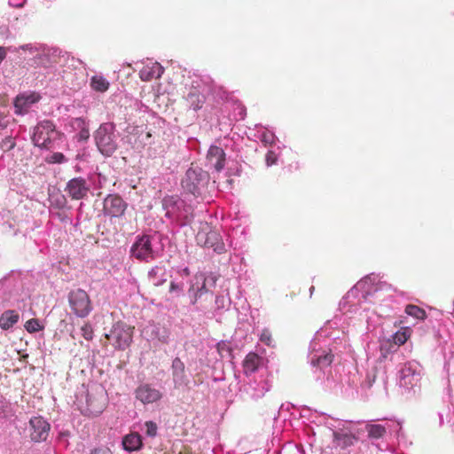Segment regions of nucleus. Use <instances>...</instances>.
Instances as JSON below:
<instances>
[{
  "instance_id": "nucleus-47",
  "label": "nucleus",
  "mask_w": 454,
  "mask_h": 454,
  "mask_svg": "<svg viewBox=\"0 0 454 454\" xmlns=\"http://www.w3.org/2000/svg\"><path fill=\"white\" fill-rule=\"evenodd\" d=\"M14 145H15V144H14L13 142H11V145H10V146H9V149L13 148V147H14Z\"/></svg>"
},
{
  "instance_id": "nucleus-41",
  "label": "nucleus",
  "mask_w": 454,
  "mask_h": 454,
  "mask_svg": "<svg viewBox=\"0 0 454 454\" xmlns=\"http://www.w3.org/2000/svg\"><path fill=\"white\" fill-rule=\"evenodd\" d=\"M180 290H181V286H179L175 282H171V284H170V292L180 291Z\"/></svg>"
},
{
  "instance_id": "nucleus-10",
  "label": "nucleus",
  "mask_w": 454,
  "mask_h": 454,
  "mask_svg": "<svg viewBox=\"0 0 454 454\" xmlns=\"http://www.w3.org/2000/svg\"><path fill=\"white\" fill-rule=\"evenodd\" d=\"M65 192L72 200H79L87 197L90 185L84 178L74 177L67 182Z\"/></svg>"
},
{
  "instance_id": "nucleus-8",
  "label": "nucleus",
  "mask_w": 454,
  "mask_h": 454,
  "mask_svg": "<svg viewBox=\"0 0 454 454\" xmlns=\"http://www.w3.org/2000/svg\"><path fill=\"white\" fill-rule=\"evenodd\" d=\"M359 432H352L348 427H341L333 433V442L335 448L346 450L356 445L359 441Z\"/></svg>"
},
{
  "instance_id": "nucleus-7",
  "label": "nucleus",
  "mask_w": 454,
  "mask_h": 454,
  "mask_svg": "<svg viewBox=\"0 0 454 454\" xmlns=\"http://www.w3.org/2000/svg\"><path fill=\"white\" fill-rule=\"evenodd\" d=\"M130 254L133 257L140 261L147 262L154 259L151 237L148 235L137 237L130 248Z\"/></svg>"
},
{
  "instance_id": "nucleus-13",
  "label": "nucleus",
  "mask_w": 454,
  "mask_h": 454,
  "mask_svg": "<svg viewBox=\"0 0 454 454\" xmlns=\"http://www.w3.org/2000/svg\"><path fill=\"white\" fill-rule=\"evenodd\" d=\"M172 378L174 386L176 388H183L189 387V379L185 373V365L184 362L179 358L176 357L172 361Z\"/></svg>"
},
{
  "instance_id": "nucleus-48",
  "label": "nucleus",
  "mask_w": 454,
  "mask_h": 454,
  "mask_svg": "<svg viewBox=\"0 0 454 454\" xmlns=\"http://www.w3.org/2000/svg\"><path fill=\"white\" fill-rule=\"evenodd\" d=\"M7 139L8 140H6V143H9V142L11 143L12 142L10 138H7Z\"/></svg>"
},
{
  "instance_id": "nucleus-22",
  "label": "nucleus",
  "mask_w": 454,
  "mask_h": 454,
  "mask_svg": "<svg viewBox=\"0 0 454 454\" xmlns=\"http://www.w3.org/2000/svg\"><path fill=\"white\" fill-rule=\"evenodd\" d=\"M185 99L189 104L190 108L194 111L200 110L205 102L204 96L196 88H192L190 90Z\"/></svg>"
},
{
  "instance_id": "nucleus-31",
  "label": "nucleus",
  "mask_w": 454,
  "mask_h": 454,
  "mask_svg": "<svg viewBox=\"0 0 454 454\" xmlns=\"http://www.w3.org/2000/svg\"><path fill=\"white\" fill-rule=\"evenodd\" d=\"M145 433L150 437H154L157 434L158 427L153 421H146L145 423Z\"/></svg>"
},
{
  "instance_id": "nucleus-26",
  "label": "nucleus",
  "mask_w": 454,
  "mask_h": 454,
  "mask_svg": "<svg viewBox=\"0 0 454 454\" xmlns=\"http://www.w3.org/2000/svg\"><path fill=\"white\" fill-rule=\"evenodd\" d=\"M412 330L410 327H402L393 336L395 344L403 345L411 335Z\"/></svg>"
},
{
  "instance_id": "nucleus-43",
  "label": "nucleus",
  "mask_w": 454,
  "mask_h": 454,
  "mask_svg": "<svg viewBox=\"0 0 454 454\" xmlns=\"http://www.w3.org/2000/svg\"><path fill=\"white\" fill-rule=\"evenodd\" d=\"M403 380L404 381V384H407V383L412 384L411 381H409V382L406 381V379L410 376V374H406L405 372H403Z\"/></svg>"
},
{
  "instance_id": "nucleus-18",
  "label": "nucleus",
  "mask_w": 454,
  "mask_h": 454,
  "mask_svg": "<svg viewBox=\"0 0 454 454\" xmlns=\"http://www.w3.org/2000/svg\"><path fill=\"white\" fill-rule=\"evenodd\" d=\"M194 278L196 282L191 285L188 294L204 293L207 296L213 295L212 292H210L207 287V282L208 279L204 273H198Z\"/></svg>"
},
{
  "instance_id": "nucleus-16",
  "label": "nucleus",
  "mask_w": 454,
  "mask_h": 454,
  "mask_svg": "<svg viewBox=\"0 0 454 454\" xmlns=\"http://www.w3.org/2000/svg\"><path fill=\"white\" fill-rule=\"evenodd\" d=\"M207 157L210 164L217 172H220L224 168L225 153L221 147L211 145L208 149Z\"/></svg>"
},
{
  "instance_id": "nucleus-34",
  "label": "nucleus",
  "mask_w": 454,
  "mask_h": 454,
  "mask_svg": "<svg viewBox=\"0 0 454 454\" xmlns=\"http://www.w3.org/2000/svg\"><path fill=\"white\" fill-rule=\"evenodd\" d=\"M261 140L265 145H271L275 143V137L270 132H263Z\"/></svg>"
},
{
  "instance_id": "nucleus-39",
  "label": "nucleus",
  "mask_w": 454,
  "mask_h": 454,
  "mask_svg": "<svg viewBox=\"0 0 454 454\" xmlns=\"http://www.w3.org/2000/svg\"><path fill=\"white\" fill-rule=\"evenodd\" d=\"M90 454H112L109 449H97L93 450Z\"/></svg>"
},
{
  "instance_id": "nucleus-5",
  "label": "nucleus",
  "mask_w": 454,
  "mask_h": 454,
  "mask_svg": "<svg viewBox=\"0 0 454 454\" xmlns=\"http://www.w3.org/2000/svg\"><path fill=\"white\" fill-rule=\"evenodd\" d=\"M55 125L51 121H43L34 129L32 141L40 148L49 149L51 146L54 137L57 136Z\"/></svg>"
},
{
  "instance_id": "nucleus-3",
  "label": "nucleus",
  "mask_w": 454,
  "mask_h": 454,
  "mask_svg": "<svg viewBox=\"0 0 454 454\" xmlns=\"http://www.w3.org/2000/svg\"><path fill=\"white\" fill-rule=\"evenodd\" d=\"M196 240L198 245L212 248L217 254L225 252V245L221 235L207 223H205L198 231Z\"/></svg>"
},
{
  "instance_id": "nucleus-20",
  "label": "nucleus",
  "mask_w": 454,
  "mask_h": 454,
  "mask_svg": "<svg viewBox=\"0 0 454 454\" xmlns=\"http://www.w3.org/2000/svg\"><path fill=\"white\" fill-rule=\"evenodd\" d=\"M333 361V355L332 352L324 351L320 355H315L310 361V364L313 367L318 368L319 370H324L325 368L329 367Z\"/></svg>"
},
{
  "instance_id": "nucleus-11",
  "label": "nucleus",
  "mask_w": 454,
  "mask_h": 454,
  "mask_svg": "<svg viewBox=\"0 0 454 454\" xmlns=\"http://www.w3.org/2000/svg\"><path fill=\"white\" fill-rule=\"evenodd\" d=\"M135 397L143 404L153 403L162 397V393L151 384H140L135 390Z\"/></svg>"
},
{
  "instance_id": "nucleus-28",
  "label": "nucleus",
  "mask_w": 454,
  "mask_h": 454,
  "mask_svg": "<svg viewBox=\"0 0 454 454\" xmlns=\"http://www.w3.org/2000/svg\"><path fill=\"white\" fill-rule=\"evenodd\" d=\"M25 328L30 333L39 332L40 330L43 329L39 323V320L36 318H31L27 320L25 324Z\"/></svg>"
},
{
  "instance_id": "nucleus-33",
  "label": "nucleus",
  "mask_w": 454,
  "mask_h": 454,
  "mask_svg": "<svg viewBox=\"0 0 454 454\" xmlns=\"http://www.w3.org/2000/svg\"><path fill=\"white\" fill-rule=\"evenodd\" d=\"M67 159L62 153H54L49 159H47V162L49 163H63Z\"/></svg>"
},
{
  "instance_id": "nucleus-44",
  "label": "nucleus",
  "mask_w": 454,
  "mask_h": 454,
  "mask_svg": "<svg viewBox=\"0 0 454 454\" xmlns=\"http://www.w3.org/2000/svg\"><path fill=\"white\" fill-rule=\"evenodd\" d=\"M183 271H184V275H186V276L190 275V270L188 268L184 269Z\"/></svg>"
},
{
  "instance_id": "nucleus-40",
  "label": "nucleus",
  "mask_w": 454,
  "mask_h": 454,
  "mask_svg": "<svg viewBox=\"0 0 454 454\" xmlns=\"http://www.w3.org/2000/svg\"><path fill=\"white\" fill-rule=\"evenodd\" d=\"M6 55H7L6 49L3 46H0V64L5 59Z\"/></svg>"
},
{
  "instance_id": "nucleus-30",
  "label": "nucleus",
  "mask_w": 454,
  "mask_h": 454,
  "mask_svg": "<svg viewBox=\"0 0 454 454\" xmlns=\"http://www.w3.org/2000/svg\"><path fill=\"white\" fill-rule=\"evenodd\" d=\"M260 340L267 346H272V335L269 329H263L261 335Z\"/></svg>"
},
{
  "instance_id": "nucleus-12",
  "label": "nucleus",
  "mask_w": 454,
  "mask_h": 454,
  "mask_svg": "<svg viewBox=\"0 0 454 454\" xmlns=\"http://www.w3.org/2000/svg\"><path fill=\"white\" fill-rule=\"evenodd\" d=\"M30 437L34 442L45 441L49 435L50 424L42 417H34L29 421Z\"/></svg>"
},
{
  "instance_id": "nucleus-37",
  "label": "nucleus",
  "mask_w": 454,
  "mask_h": 454,
  "mask_svg": "<svg viewBox=\"0 0 454 454\" xmlns=\"http://www.w3.org/2000/svg\"><path fill=\"white\" fill-rule=\"evenodd\" d=\"M89 137H90V132H89L88 129H82L78 135V138L81 141L87 140L89 138Z\"/></svg>"
},
{
  "instance_id": "nucleus-42",
  "label": "nucleus",
  "mask_w": 454,
  "mask_h": 454,
  "mask_svg": "<svg viewBox=\"0 0 454 454\" xmlns=\"http://www.w3.org/2000/svg\"><path fill=\"white\" fill-rule=\"evenodd\" d=\"M20 48L23 51H31L33 50V47L31 44H24V45H21Z\"/></svg>"
},
{
  "instance_id": "nucleus-15",
  "label": "nucleus",
  "mask_w": 454,
  "mask_h": 454,
  "mask_svg": "<svg viewBox=\"0 0 454 454\" xmlns=\"http://www.w3.org/2000/svg\"><path fill=\"white\" fill-rule=\"evenodd\" d=\"M164 73V68L158 62H151L143 67L139 71V77L144 82L160 78Z\"/></svg>"
},
{
  "instance_id": "nucleus-17",
  "label": "nucleus",
  "mask_w": 454,
  "mask_h": 454,
  "mask_svg": "<svg viewBox=\"0 0 454 454\" xmlns=\"http://www.w3.org/2000/svg\"><path fill=\"white\" fill-rule=\"evenodd\" d=\"M263 358L254 352H249L243 360V370L246 375L255 372L262 365Z\"/></svg>"
},
{
  "instance_id": "nucleus-9",
  "label": "nucleus",
  "mask_w": 454,
  "mask_h": 454,
  "mask_svg": "<svg viewBox=\"0 0 454 454\" xmlns=\"http://www.w3.org/2000/svg\"><path fill=\"white\" fill-rule=\"evenodd\" d=\"M127 203L117 194H109L104 200L103 211L106 215L120 217L124 215Z\"/></svg>"
},
{
  "instance_id": "nucleus-1",
  "label": "nucleus",
  "mask_w": 454,
  "mask_h": 454,
  "mask_svg": "<svg viewBox=\"0 0 454 454\" xmlns=\"http://www.w3.org/2000/svg\"><path fill=\"white\" fill-rule=\"evenodd\" d=\"M67 301L72 313L80 318L87 317L92 311V302L86 291L81 288L68 293Z\"/></svg>"
},
{
  "instance_id": "nucleus-29",
  "label": "nucleus",
  "mask_w": 454,
  "mask_h": 454,
  "mask_svg": "<svg viewBox=\"0 0 454 454\" xmlns=\"http://www.w3.org/2000/svg\"><path fill=\"white\" fill-rule=\"evenodd\" d=\"M82 335L87 340H91L93 339L94 332L90 324L85 323L82 328Z\"/></svg>"
},
{
  "instance_id": "nucleus-25",
  "label": "nucleus",
  "mask_w": 454,
  "mask_h": 454,
  "mask_svg": "<svg viewBox=\"0 0 454 454\" xmlns=\"http://www.w3.org/2000/svg\"><path fill=\"white\" fill-rule=\"evenodd\" d=\"M365 428L368 436L372 439L382 438L387 432L386 427L380 424H367Z\"/></svg>"
},
{
  "instance_id": "nucleus-38",
  "label": "nucleus",
  "mask_w": 454,
  "mask_h": 454,
  "mask_svg": "<svg viewBox=\"0 0 454 454\" xmlns=\"http://www.w3.org/2000/svg\"><path fill=\"white\" fill-rule=\"evenodd\" d=\"M7 124L8 121L6 120V115L0 112V130L5 129Z\"/></svg>"
},
{
  "instance_id": "nucleus-2",
  "label": "nucleus",
  "mask_w": 454,
  "mask_h": 454,
  "mask_svg": "<svg viewBox=\"0 0 454 454\" xmlns=\"http://www.w3.org/2000/svg\"><path fill=\"white\" fill-rule=\"evenodd\" d=\"M95 141L99 152L111 156L117 149L114 127L111 123H104L95 132Z\"/></svg>"
},
{
  "instance_id": "nucleus-45",
  "label": "nucleus",
  "mask_w": 454,
  "mask_h": 454,
  "mask_svg": "<svg viewBox=\"0 0 454 454\" xmlns=\"http://www.w3.org/2000/svg\"><path fill=\"white\" fill-rule=\"evenodd\" d=\"M210 280L212 281V285H213V286H215V282H216V277L212 276V277L210 278Z\"/></svg>"
},
{
  "instance_id": "nucleus-14",
  "label": "nucleus",
  "mask_w": 454,
  "mask_h": 454,
  "mask_svg": "<svg viewBox=\"0 0 454 454\" xmlns=\"http://www.w3.org/2000/svg\"><path fill=\"white\" fill-rule=\"evenodd\" d=\"M39 98L40 97L35 93L17 96L14 100L15 114L20 115L27 113L29 107L36 103Z\"/></svg>"
},
{
  "instance_id": "nucleus-21",
  "label": "nucleus",
  "mask_w": 454,
  "mask_h": 454,
  "mask_svg": "<svg viewBox=\"0 0 454 454\" xmlns=\"http://www.w3.org/2000/svg\"><path fill=\"white\" fill-rule=\"evenodd\" d=\"M124 450L131 452L139 450L142 447V439L138 433H130L124 436L122 440Z\"/></svg>"
},
{
  "instance_id": "nucleus-46",
  "label": "nucleus",
  "mask_w": 454,
  "mask_h": 454,
  "mask_svg": "<svg viewBox=\"0 0 454 454\" xmlns=\"http://www.w3.org/2000/svg\"><path fill=\"white\" fill-rule=\"evenodd\" d=\"M314 290H315V287L312 286L309 288L310 295L313 294Z\"/></svg>"
},
{
  "instance_id": "nucleus-6",
  "label": "nucleus",
  "mask_w": 454,
  "mask_h": 454,
  "mask_svg": "<svg viewBox=\"0 0 454 454\" xmlns=\"http://www.w3.org/2000/svg\"><path fill=\"white\" fill-rule=\"evenodd\" d=\"M206 178V173L200 168H190L182 179V187L185 192L197 196L200 193V187L203 186Z\"/></svg>"
},
{
  "instance_id": "nucleus-4",
  "label": "nucleus",
  "mask_w": 454,
  "mask_h": 454,
  "mask_svg": "<svg viewBox=\"0 0 454 454\" xmlns=\"http://www.w3.org/2000/svg\"><path fill=\"white\" fill-rule=\"evenodd\" d=\"M133 330L134 327L118 322L114 325L110 333L106 334V338L115 348L124 350L129 348L132 342Z\"/></svg>"
},
{
  "instance_id": "nucleus-32",
  "label": "nucleus",
  "mask_w": 454,
  "mask_h": 454,
  "mask_svg": "<svg viewBox=\"0 0 454 454\" xmlns=\"http://www.w3.org/2000/svg\"><path fill=\"white\" fill-rule=\"evenodd\" d=\"M224 305H225L224 297L223 295H216L215 297V304L213 306L211 304L208 310H211V309L218 310V309H223Z\"/></svg>"
},
{
  "instance_id": "nucleus-19",
  "label": "nucleus",
  "mask_w": 454,
  "mask_h": 454,
  "mask_svg": "<svg viewBox=\"0 0 454 454\" xmlns=\"http://www.w3.org/2000/svg\"><path fill=\"white\" fill-rule=\"evenodd\" d=\"M189 297L191 299V303L197 307L198 309L200 310H208L212 300L213 295H205L204 293H194V294H188Z\"/></svg>"
},
{
  "instance_id": "nucleus-23",
  "label": "nucleus",
  "mask_w": 454,
  "mask_h": 454,
  "mask_svg": "<svg viewBox=\"0 0 454 454\" xmlns=\"http://www.w3.org/2000/svg\"><path fill=\"white\" fill-rule=\"evenodd\" d=\"M19 318L20 316L15 310H6L0 317V327L8 330L19 321Z\"/></svg>"
},
{
  "instance_id": "nucleus-24",
  "label": "nucleus",
  "mask_w": 454,
  "mask_h": 454,
  "mask_svg": "<svg viewBox=\"0 0 454 454\" xmlns=\"http://www.w3.org/2000/svg\"><path fill=\"white\" fill-rule=\"evenodd\" d=\"M90 85L93 90L103 93L109 89L110 83L104 76L96 74L90 78Z\"/></svg>"
},
{
  "instance_id": "nucleus-36",
  "label": "nucleus",
  "mask_w": 454,
  "mask_h": 454,
  "mask_svg": "<svg viewBox=\"0 0 454 454\" xmlns=\"http://www.w3.org/2000/svg\"><path fill=\"white\" fill-rule=\"evenodd\" d=\"M216 348L220 354H222L223 351H227L229 353L231 352V348L229 347L228 343L223 340L218 342Z\"/></svg>"
},
{
  "instance_id": "nucleus-35",
  "label": "nucleus",
  "mask_w": 454,
  "mask_h": 454,
  "mask_svg": "<svg viewBox=\"0 0 454 454\" xmlns=\"http://www.w3.org/2000/svg\"><path fill=\"white\" fill-rule=\"evenodd\" d=\"M277 155L274 152L270 151L266 154V163L268 166H271L277 162Z\"/></svg>"
},
{
  "instance_id": "nucleus-27",
  "label": "nucleus",
  "mask_w": 454,
  "mask_h": 454,
  "mask_svg": "<svg viewBox=\"0 0 454 454\" xmlns=\"http://www.w3.org/2000/svg\"><path fill=\"white\" fill-rule=\"evenodd\" d=\"M405 313L419 320H425L427 317L425 309L413 304H409L405 307Z\"/></svg>"
}]
</instances>
